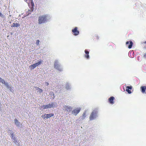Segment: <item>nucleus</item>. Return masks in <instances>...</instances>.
<instances>
[{"mask_svg":"<svg viewBox=\"0 0 146 146\" xmlns=\"http://www.w3.org/2000/svg\"><path fill=\"white\" fill-rule=\"evenodd\" d=\"M35 88H36V90H37V92L38 93V94H40L42 92L43 90L42 89L37 87H35Z\"/></svg>","mask_w":146,"mask_h":146,"instance_id":"obj_10","label":"nucleus"},{"mask_svg":"<svg viewBox=\"0 0 146 146\" xmlns=\"http://www.w3.org/2000/svg\"><path fill=\"white\" fill-rule=\"evenodd\" d=\"M15 123V125H17V127H21V124L19 121H18V120L15 119L14 120Z\"/></svg>","mask_w":146,"mask_h":146,"instance_id":"obj_9","label":"nucleus"},{"mask_svg":"<svg viewBox=\"0 0 146 146\" xmlns=\"http://www.w3.org/2000/svg\"><path fill=\"white\" fill-rule=\"evenodd\" d=\"M42 61L40 60L38 62L30 66L29 67V68L30 69H33L36 67L38 66L39 65H40L42 63Z\"/></svg>","mask_w":146,"mask_h":146,"instance_id":"obj_4","label":"nucleus"},{"mask_svg":"<svg viewBox=\"0 0 146 146\" xmlns=\"http://www.w3.org/2000/svg\"><path fill=\"white\" fill-rule=\"evenodd\" d=\"M126 91L128 92L129 94H131V92L130 90H129V89H126Z\"/></svg>","mask_w":146,"mask_h":146,"instance_id":"obj_22","label":"nucleus"},{"mask_svg":"<svg viewBox=\"0 0 146 146\" xmlns=\"http://www.w3.org/2000/svg\"><path fill=\"white\" fill-rule=\"evenodd\" d=\"M145 43L146 44V41L145 42Z\"/></svg>","mask_w":146,"mask_h":146,"instance_id":"obj_32","label":"nucleus"},{"mask_svg":"<svg viewBox=\"0 0 146 146\" xmlns=\"http://www.w3.org/2000/svg\"><path fill=\"white\" fill-rule=\"evenodd\" d=\"M39 40H36V44L37 45H38L39 44Z\"/></svg>","mask_w":146,"mask_h":146,"instance_id":"obj_25","label":"nucleus"},{"mask_svg":"<svg viewBox=\"0 0 146 146\" xmlns=\"http://www.w3.org/2000/svg\"><path fill=\"white\" fill-rule=\"evenodd\" d=\"M98 112L96 109H95L91 113L90 117V120H91L94 119L98 116Z\"/></svg>","mask_w":146,"mask_h":146,"instance_id":"obj_2","label":"nucleus"},{"mask_svg":"<svg viewBox=\"0 0 146 146\" xmlns=\"http://www.w3.org/2000/svg\"><path fill=\"white\" fill-rule=\"evenodd\" d=\"M114 98L113 97H111L109 99V100L110 103L111 104H113L114 103L113 100Z\"/></svg>","mask_w":146,"mask_h":146,"instance_id":"obj_14","label":"nucleus"},{"mask_svg":"<svg viewBox=\"0 0 146 146\" xmlns=\"http://www.w3.org/2000/svg\"><path fill=\"white\" fill-rule=\"evenodd\" d=\"M126 44H128V48H130L132 46L133 42L131 41H128L126 42Z\"/></svg>","mask_w":146,"mask_h":146,"instance_id":"obj_8","label":"nucleus"},{"mask_svg":"<svg viewBox=\"0 0 146 146\" xmlns=\"http://www.w3.org/2000/svg\"><path fill=\"white\" fill-rule=\"evenodd\" d=\"M0 16L1 17H4V16L1 13H0Z\"/></svg>","mask_w":146,"mask_h":146,"instance_id":"obj_27","label":"nucleus"},{"mask_svg":"<svg viewBox=\"0 0 146 146\" xmlns=\"http://www.w3.org/2000/svg\"><path fill=\"white\" fill-rule=\"evenodd\" d=\"M126 89H128L131 90L132 89V86H127L126 87Z\"/></svg>","mask_w":146,"mask_h":146,"instance_id":"obj_23","label":"nucleus"},{"mask_svg":"<svg viewBox=\"0 0 146 146\" xmlns=\"http://www.w3.org/2000/svg\"><path fill=\"white\" fill-rule=\"evenodd\" d=\"M86 113H85V112H84V113H83V114H82V117H82V119H84V118H85V117H86Z\"/></svg>","mask_w":146,"mask_h":146,"instance_id":"obj_18","label":"nucleus"},{"mask_svg":"<svg viewBox=\"0 0 146 146\" xmlns=\"http://www.w3.org/2000/svg\"><path fill=\"white\" fill-rule=\"evenodd\" d=\"M72 109V107L70 106H66V107L65 110L68 111L69 112Z\"/></svg>","mask_w":146,"mask_h":146,"instance_id":"obj_12","label":"nucleus"},{"mask_svg":"<svg viewBox=\"0 0 146 146\" xmlns=\"http://www.w3.org/2000/svg\"><path fill=\"white\" fill-rule=\"evenodd\" d=\"M11 137L12 138V139L15 137H14V135L13 133H12L11 134Z\"/></svg>","mask_w":146,"mask_h":146,"instance_id":"obj_24","label":"nucleus"},{"mask_svg":"<svg viewBox=\"0 0 146 146\" xmlns=\"http://www.w3.org/2000/svg\"><path fill=\"white\" fill-rule=\"evenodd\" d=\"M50 95H52L54 96V93L52 92H50Z\"/></svg>","mask_w":146,"mask_h":146,"instance_id":"obj_26","label":"nucleus"},{"mask_svg":"<svg viewBox=\"0 0 146 146\" xmlns=\"http://www.w3.org/2000/svg\"><path fill=\"white\" fill-rule=\"evenodd\" d=\"M85 52L86 54L85 55V57H86L88 59L89 58V52L87 50H85Z\"/></svg>","mask_w":146,"mask_h":146,"instance_id":"obj_11","label":"nucleus"},{"mask_svg":"<svg viewBox=\"0 0 146 146\" xmlns=\"http://www.w3.org/2000/svg\"><path fill=\"white\" fill-rule=\"evenodd\" d=\"M80 108H75L74 110L72 111V113L74 115L76 116L80 112Z\"/></svg>","mask_w":146,"mask_h":146,"instance_id":"obj_5","label":"nucleus"},{"mask_svg":"<svg viewBox=\"0 0 146 146\" xmlns=\"http://www.w3.org/2000/svg\"><path fill=\"white\" fill-rule=\"evenodd\" d=\"M12 139L13 142H14L15 143H16L17 142V141L16 140L15 138V137H14Z\"/></svg>","mask_w":146,"mask_h":146,"instance_id":"obj_21","label":"nucleus"},{"mask_svg":"<svg viewBox=\"0 0 146 146\" xmlns=\"http://www.w3.org/2000/svg\"><path fill=\"white\" fill-rule=\"evenodd\" d=\"M54 68L60 71L62 70V68L61 67L60 64H59L58 61V60H55L54 63Z\"/></svg>","mask_w":146,"mask_h":146,"instance_id":"obj_3","label":"nucleus"},{"mask_svg":"<svg viewBox=\"0 0 146 146\" xmlns=\"http://www.w3.org/2000/svg\"><path fill=\"white\" fill-rule=\"evenodd\" d=\"M50 117H51L53 116L54 114L53 113H50Z\"/></svg>","mask_w":146,"mask_h":146,"instance_id":"obj_28","label":"nucleus"},{"mask_svg":"<svg viewBox=\"0 0 146 146\" xmlns=\"http://www.w3.org/2000/svg\"><path fill=\"white\" fill-rule=\"evenodd\" d=\"M48 15H44L40 16L38 17V23L39 24H42L45 23L47 21Z\"/></svg>","mask_w":146,"mask_h":146,"instance_id":"obj_1","label":"nucleus"},{"mask_svg":"<svg viewBox=\"0 0 146 146\" xmlns=\"http://www.w3.org/2000/svg\"><path fill=\"white\" fill-rule=\"evenodd\" d=\"M66 88L67 89H70V84L67 83L66 85Z\"/></svg>","mask_w":146,"mask_h":146,"instance_id":"obj_17","label":"nucleus"},{"mask_svg":"<svg viewBox=\"0 0 146 146\" xmlns=\"http://www.w3.org/2000/svg\"><path fill=\"white\" fill-rule=\"evenodd\" d=\"M32 7L30 9H29L28 10V13L29 14H30L31 13V12H33V5H34V4L32 3Z\"/></svg>","mask_w":146,"mask_h":146,"instance_id":"obj_13","label":"nucleus"},{"mask_svg":"<svg viewBox=\"0 0 146 146\" xmlns=\"http://www.w3.org/2000/svg\"><path fill=\"white\" fill-rule=\"evenodd\" d=\"M0 82H1L2 83L4 84L5 85L6 83H7V82H5V81L3 79H2V80Z\"/></svg>","mask_w":146,"mask_h":146,"instance_id":"obj_19","label":"nucleus"},{"mask_svg":"<svg viewBox=\"0 0 146 146\" xmlns=\"http://www.w3.org/2000/svg\"><path fill=\"white\" fill-rule=\"evenodd\" d=\"M2 79L0 77V82L2 80Z\"/></svg>","mask_w":146,"mask_h":146,"instance_id":"obj_31","label":"nucleus"},{"mask_svg":"<svg viewBox=\"0 0 146 146\" xmlns=\"http://www.w3.org/2000/svg\"><path fill=\"white\" fill-rule=\"evenodd\" d=\"M20 25L17 23H13L12 24V27H18Z\"/></svg>","mask_w":146,"mask_h":146,"instance_id":"obj_16","label":"nucleus"},{"mask_svg":"<svg viewBox=\"0 0 146 146\" xmlns=\"http://www.w3.org/2000/svg\"><path fill=\"white\" fill-rule=\"evenodd\" d=\"M45 85H46L47 86L49 84L47 82H46L45 83Z\"/></svg>","mask_w":146,"mask_h":146,"instance_id":"obj_29","label":"nucleus"},{"mask_svg":"<svg viewBox=\"0 0 146 146\" xmlns=\"http://www.w3.org/2000/svg\"><path fill=\"white\" fill-rule=\"evenodd\" d=\"M146 54H144V56L145 57H146Z\"/></svg>","mask_w":146,"mask_h":146,"instance_id":"obj_30","label":"nucleus"},{"mask_svg":"<svg viewBox=\"0 0 146 146\" xmlns=\"http://www.w3.org/2000/svg\"><path fill=\"white\" fill-rule=\"evenodd\" d=\"M72 31L74 35L76 36L78 35L79 33V31L77 30V27H75L74 29H72Z\"/></svg>","mask_w":146,"mask_h":146,"instance_id":"obj_7","label":"nucleus"},{"mask_svg":"<svg viewBox=\"0 0 146 146\" xmlns=\"http://www.w3.org/2000/svg\"><path fill=\"white\" fill-rule=\"evenodd\" d=\"M9 89L10 91H11V88L10 85H9L8 83H6L5 85Z\"/></svg>","mask_w":146,"mask_h":146,"instance_id":"obj_15","label":"nucleus"},{"mask_svg":"<svg viewBox=\"0 0 146 146\" xmlns=\"http://www.w3.org/2000/svg\"><path fill=\"white\" fill-rule=\"evenodd\" d=\"M55 106L54 104L53 103H50L48 104L44 105L43 106L44 108V109H47L48 108H51L54 107Z\"/></svg>","mask_w":146,"mask_h":146,"instance_id":"obj_6","label":"nucleus"},{"mask_svg":"<svg viewBox=\"0 0 146 146\" xmlns=\"http://www.w3.org/2000/svg\"><path fill=\"white\" fill-rule=\"evenodd\" d=\"M46 115V116H45V117L47 118V119H48V118L50 117V114H45V115Z\"/></svg>","mask_w":146,"mask_h":146,"instance_id":"obj_20","label":"nucleus"}]
</instances>
